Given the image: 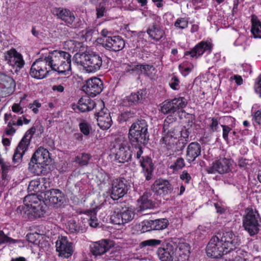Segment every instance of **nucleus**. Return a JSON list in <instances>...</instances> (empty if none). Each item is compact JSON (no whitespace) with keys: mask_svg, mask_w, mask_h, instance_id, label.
<instances>
[{"mask_svg":"<svg viewBox=\"0 0 261 261\" xmlns=\"http://www.w3.org/2000/svg\"><path fill=\"white\" fill-rule=\"evenodd\" d=\"M239 237L233 232L218 233L210 240L207 247L208 256L218 258L237 248L240 244Z\"/></svg>","mask_w":261,"mask_h":261,"instance_id":"1","label":"nucleus"},{"mask_svg":"<svg viewBox=\"0 0 261 261\" xmlns=\"http://www.w3.org/2000/svg\"><path fill=\"white\" fill-rule=\"evenodd\" d=\"M176 120V118L172 115L167 117L164 122L163 136L160 141L161 145L166 149L165 154L168 156L184 149L185 143L178 140L179 132L174 126Z\"/></svg>","mask_w":261,"mask_h":261,"instance_id":"2","label":"nucleus"},{"mask_svg":"<svg viewBox=\"0 0 261 261\" xmlns=\"http://www.w3.org/2000/svg\"><path fill=\"white\" fill-rule=\"evenodd\" d=\"M71 55L62 50H54L45 56L48 68L59 74L69 76L71 74Z\"/></svg>","mask_w":261,"mask_h":261,"instance_id":"3","label":"nucleus"},{"mask_svg":"<svg viewBox=\"0 0 261 261\" xmlns=\"http://www.w3.org/2000/svg\"><path fill=\"white\" fill-rule=\"evenodd\" d=\"M148 138V125L145 120H138L132 124L128 133V138L132 145H144Z\"/></svg>","mask_w":261,"mask_h":261,"instance_id":"4","label":"nucleus"},{"mask_svg":"<svg viewBox=\"0 0 261 261\" xmlns=\"http://www.w3.org/2000/svg\"><path fill=\"white\" fill-rule=\"evenodd\" d=\"M76 56H79L80 58V60L76 59V62L82 66L88 73L95 72L99 70L102 65V54L92 52L88 54H76Z\"/></svg>","mask_w":261,"mask_h":261,"instance_id":"5","label":"nucleus"},{"mask_svg":"<svg viewBox=\"0 0 261 261\" xmlns=\"http://www.w3.org/2000/svg\"><path fill=\"white\" fill-rule=\"evenodd\" d=\"M243 226L250 236L257 234L261 227V217L258 212L252 207L245 210L243 220Z\"/></svg>","mask_w":261,"mask_h":261,"instance_id":"6","label":"nucleus"},{"mask_svg":"<svg viewBox=\"0 0 261 261\" xmlns=\"http://www.w3.org/2000/svg\"><path fill=\"white\" fill-rule=\"evenodd\" d=\"M142 144L132 145L134 146L133 152L135 157L138 160L142 167L144 175L147 180L151 178L152 173L153 170V165L150 158L147 156H142L143 153Z\"/></svg>","mask_w":261,"mask_h":261,"instance_id":"7","label":"nucleus"},{"mask_svg":"<svg viewBox=\"0 0 261 261\" xmlns=\"http://www.w3.org/2000/svg\"><path fill=\"white\" fill-rule=\"evenodd\" d=\"M135 217L134 209L130 207H122L115 211L111 216V221L116 225H123L130 222Z\"/></svg>","mask_w":261,"mask_h":261,"instance_id":"8","label":"nucleus"},{"mask_svg":"<svg viewBox=\"0 0 261 261\" xmlns=\"http://www.w3.org/2000/svg\"><path fill=\"white\" fill-rule=\"evenodd\" d=\"M115 159L119 163L129 161L132 158V151L129 149L128 141L123 138H120L115 145Z\"/></svg>","mask_w":261,"mask_h":261,"instance_id":"9","label":"nucleus"},{"mask_svg":"<svg viewBox=\"0 0 261 261\" xmlns=\"http://www.w3.org/2000/svg\"><path fill=\"white\" fill-rule=\"evenodd\" d=\"M129 188L127 181L123 177L114 179L111 184L110 196L113 200L123 197Z\"/></svg>","mask_w":261,"mask_h":261,"instance_id":"10","label":"nucleus"},{"mask_svg":"<svg viewBox=\"0 0 261 261\" xmlns=\"http://www.w3.org/2000/svg\"><path fill=\"white\" fill-rule=\"evenodd\" d=\"M187 103V100L185 97H175L170 100L164 101L162 104L161 110L164 114H174L177 110L185 108Z\"/></svg>","mask_w":261,"mask_h":261,"instance_id":"11","label":"nucleus"},{"mask_svg":"<svg viewBox=\"0 0 261 261\" xmlns=\"http://www.w3.org/2000/svg\"><path fill=\"white\" fill-rule=\"evenodd\" d=\"M47 66L48 63L45 57L36 60L31 66L30 75L34 79L39 80L46 77L49 71Z\"/></svg>","mask_w":261,"mask_h":261,"instance_id":"12","label":"nucleus"},{"mask_svg":"<svg viewBox=\"0 0 261 261\" xmlns=\"http://www.w3.org/2000/svg\"><path fill=\"white\" fill-rule=\"evenodd\" d=\"M151 190L158 196H166L170 194L173 187L170 181L164 178L156 179L151 186Z\"/></svg>","mask_w":261,"mask_h":261,"instance_id":"13","label":"nucleus"},{"mask_svg":"<svg viewBox=\"0 0 261 261\" xmlns=\"http://www.w3.org/2000/svg\"><path fill=\"white\" fill-rule=\"evenodd\" d=\"M14 80L10 76L0 72V93L2 97L12 94L15 90Z\"/></svg>","mask_w":261,"mask_h":261,"instance_id":"14","label":"nucleus"},{"mask_svg":"<svg viewBox=\"0 0 261 261\" xmlns=\"http://www.w3.org/2000/svg\"><path fill=\"white\" fill-rule=\"evenodd\" d=\"M103 83L98 77H93L88 80L83 87V90L91 97L99 94L102 90Z\"/></svg>","mask_w":261,"mask_h":261,"instance_id":"15","label":"nucleus"},{"mask_svg":"<svg viewBox=\"0 0 261 261\" xmlns=\"http://www.w3.org/2000/svg\"><path fill=\"white\" fill-rule=\"evenodd\" d=\"M56 247L61 257L68 258L73 253L72 244L68 241L66 237H59L56 242Z\"/></svg>","mask_w":261,"mask_h":261,"instance_id":"16","label":"nucleus"},{"mask_svg":"<svg viewBox=\"0 0 261 261\" xmlns=\"http://www.w3.org/2000/svg\"><path fill=\"white\" fill-rule=\"evenodd\" d=\"M5 60L10 66L16 68L15 72L21 68L24 64L22 56L15 49H11L5 54Z\"/></svg>","mask_w":261,"mask_h":261,"instance_id":"17","label":"nucleus"},{"mask_svg":"<svg viewBox=\"0 0 261 261\" xmlns=\"http://www.w3.org/2000/svg\"><path fill=\"white\" fill-rule=\"evenodd\" d=\"M213 44L211 42L202 41L196 44L191 50L185 53V56H190L191 58H198L204 53L209 54L211 53Z\"/></svg>","mask_w":261,"mask_h":261,"instance_id":"18","label":"nucleus"},{"mask_svg":"<svg viewBox=\"0 0 261 261\" xmlns=\"http://www.w3.org/2000/svg\"><path fill=\"white\" fill-rule=\"evenodd\" d=\"M102 46L106 50L118 52L122 50L125 46V41L120 36L114 35L108 39V41H103Z\"/></svg>","mask_w":261,"mask_h":261,"instance_id":"19","label":"nucleus"},{"mask_svg":"<svg viewBox=\"0 0 261 261\" xmlns=\"http://www.w3.org/2000/svg\"><path fill=\"white\" fill-rule=\"evenodd\" d=\"M230 160L226 158H221L213 162L211 165L206 167V170L208 173H218L224 174L230 171Z\"/></svg>","mask_w":261,"mask_h":261,"instance_id":"20","label":"nucleus"},{"mask_svg":"<svg viewBox=\"0 0 261 261\" xmlns=\"http://www.w3.org/2000/svg\"><path fill=\"white\" fill-rule=\"evenodd\" d=\"M44 198L57 207L61 206L65 201V194L59 189H51L45 191Z\"/></svg>","mask_w":261,"mask_h":261,"instance_id":"21","label":"nucleus"},{"mask_svg":"<svg viewBox=\"0 0 261 261\" xmlns=\"http://www.w3.org/2000/svg\"><path fill=\"white\" fill-rule=\"evenodd\" d=\"M97 125L103 129H108L112 124V118L108 110L104 107L100 111L97 113Z\"/></svg>","mask_w":261,"mask_h":261,"instance_id":"22","label":"nucleus"},{"mask_svg":"<svg viewBox=\"0 0 261 261\" xmlns=\"http://www.w3.org/2000/svg\"><path fill=\"white\" fill-rule=\"evenodd\" d=\"M30 142L26 137H23L17 147L15 150L12 161L14 164H19L22 161V158L25 151L28 149Z\"/></svg>","mask_w":261,"mask_h":261,"instance_id":"23","label":"nucleus"},{"mask_svg":"<svg viewBox=\"0 0 261 261\" xmlns=\"http://www.w3.org/2000/svg\"><path fill=\"white\" fill-rule=\"evenodd\" d=\"M53 12L68 25L72 24L75 20L73 13L67 9L56 8L54 9Z\"/></svg>","mask_w":261,"mask_h":261,"instance_id":"24","label":"nucleus"},{"mask_svg":"<svg viewBox=\"0 0 261 261\" xmlns=\"http://www.w3.org/2000/svg\"><path fill=\"white\" fill-rule=\"evenodd\" d=\"M201 147L199 143L194 142L190 143L187 148L186 159L189 163L194 162L200 155Z\"/></svg>","mask_w":261,"mask_h":261,"instance_id":"25","label":"nucleus"},{"mask_svg":"<svg viewBox=\"0 0 261 261\" xmlns=\"http://www.w3.org/2000/svg\"><path fill=\"white\" fill-rule=\"evenodd\" d=\"M111 245L108 240H102L92 244L91 247V252L94 255H99L109 250Z\"/></svg>","mask_w":261,"mask_h":261,"instance_id":"26","label":"nucleus"},{"mask_svg":"<svg viewBox=\"0 0 261 261\" xmlns=\"http://www.w3.org/2000/svg\"><path fill=\"white\" fill-rule=\"evenodd\" d=\"M45 178H39L32 180L28 186V191L31 194L35 195L38 193L46 191V187L44 185Z\"/></svg>","mask_w":261,"mask_h":261,"instance_id":"27","label":"nucleus"},{"mask_svg":"<svg viewBox=\"0 0 261 261\" xmlns=\"http://www.w3.org/2000/svg\"><path fill=\"white\" fill-rule=\"evenodd\" d=\"M138 204L140 211L150 209L154 206L152 200V195L150 192H146L138 200Z\"/></svg>","mask_w":261,"mask_h":261,"instance_id":"28","label":"nucleus"},{"mask_svg":"<svg viewBox=\"0 0 261 261\" xmlns=\"http://www.w3.org/2000/svg\"><path fill=\"white\" fill-rule=\"evenodd\" d=\"M190 247L189 245L186 243H181L178 244L176 251V261H187L189 255Z\"/></svg>","mask_w":261,"mask_h":261,"instance_id":"29","label":"nucleus"},{"mask_svg":"<svg viewBox=\"0 0 261 261\" xmlns=\"http://www.w3.org/2000/svg\"><path fill=\"white\" fill-rule=\"evenodd\" d=\"M147 33L152 40L155 41H159L163 38L165 34L164 31L161 28L155 23L147 29Z\"/></svg>","mask_w":261,"mask_h":261,"instance_id":"30","label":"nucleus"},{"mask_svg":"<svg viewBox=\"0 0 261 261\" xmlns=\"http://www.w3.org/2000/svg\"><path fill=\"white\" fill-rule=\"evenodd\" d=\"M157 254L161 261H176L174 252L171 248H159Z\"/></svg>","mask_w":261,"mask_h":261,"instance_id":"31","label":"nucleus"},{"mask_svg":"<svg viewBox=\"0 0 261 261\" xmlns=\"http://www.w3.org/2000/svg\"><path fill=\"white\" fill-rule=\"evenodd\" d=\"M32 158H35L38 163H43L45 165L47 164L48 160L49 159V153L47 149L40 147L35 152Z\"/></svg>","mask_w":261,"mask_h":261,"instance_id":"32","label":"nucleus"},{"mask_svg":"<svg viewBox=\"0 0 261 261\" xmlns=\"http://www.w3.org/2000/svg\"><path fill=\"white\" fill-rule=\"evenodd\" d=\"M146 95V90H140L137 92L133 93L130 95L126 97L125 100L128 102L129 105L139 103L145 98Z\"/></svg>","mask_w":261,"mask_h":261,"instance_id":"33","label":"nucleus"},{"mask_svg":"<svg viewBox=\"0 0 261 261\" xmlns=\"http://www.w3.org/2000/svg\"><path fill=\"white\" fill-rule=\"evenodd\" d=\"M45 207L46 206L43 204H39L36 205L31 204L29 219H33L43 217L45 213Z\"/></svg>","mask_w":261,"mask_h":261,"instance_id":"34","label":"nucleus"},{"mask_svg":"<svg viewBox=\"0 0 261 261\" xmlns=\"http://www.w3.org/2000/svg\"><path fill=\"white\" fill-rule=\"evenodd\" d=\"M95 106L94 101L89 98H81L77 103V108L81 112H85L93 110Z\"/></svg>","mask_w":261,"mask_h":261,"instance_id":"35","label":"nucleus"},{"mask_svg":"<svg viewBox=\"0 0 261 261\" xmlns=\"http://www.w3.org/2000/svg\"><path fill=\"white\" fill-rule=\"evenodd\" d=\"M90 1L94 4H98V6L96 8L97 17L100 18L104 15L106 11V6L107 5H112V2L114 0H90Z\"/></svg>","mask_w":261,"mask_h":261,"instance_id":"36","label":"nucleus"},{"mask_svg":"<svg viewBox=\"0 0 261 261\" xmlns=\"http://www.w3.org/2000/svg\"><path fill=\"white\" fill-rule=\"evenodd\" d=\"M44 165L43 163H38V162L35 159V158H32L29 164V169L32 173L39 175L42 173L43 171L42 167Z\"/></svg>","mask_w":261,"mask_h":261,"instance_id":"37","label":"nucleus"},{"mask_svg":"<svg viewBox=\"0 0 261 261\" xmlns=\"http://www.w3.org/2000/svg\"><path fill=\"white\" fill-rule=\"evenodd\" d=\"M91 159V156L90 154L82 153L75 157L74 162L81 166H86Z\"/></svg>","mask_w":261,"mask_h":261,"instance_id":"38","label":"nucleus"},{"mask_svg":"<svg viewBox=\"0 0 261 261\" xmlns=\"http://www.w3.org/2000/svg\"><path fill=\"white\" fill-rule=\"evenodd\" d=\"M87 215L88 216L87 219L89 224L92 227H96L99 224L98 220L96 217V210L93 209L87 212Z\"/></svg>","mask_w":261,"mask_h":261,"instance_id":"39","label":"nucleus"},{"mask_svg":"<svg viewBox=\"0 0 261 261\" xmlns=\"http://www.w3.org/2000/svg\"><path fill=\"white\" fill-rule=\"evenodd\" d=\"M151 223L153 230H162L167 227L168 221L166 219H159L151 220Z\"/></svg>","mask_w":261,"mask_h":261,"instance_id":"40","label":"nucleus"},{"mask_svg":"<svg viewBox=\"0 0 261 261\" xmlns=\"http://www.w3.org/2000/svg\"><path fill=\"white\" fill-rule=\"evenodd\" d=\"M251 33L255 38H261V23L252 21Z\"/></svg>","mask_w":261,"mask_h":261,"instance_id":"41","label":"nucleus"},{"mask_svg":"<svg viewBox=\"0 0 261 261\" xmlns=\"http://www.w3.org/2000/svg\"><path fill=\"white\" fill-rule=\"evenodd\" d=\"M248 39V38L246 36L244 35H241L234 41L233 43L234 45L236 46H242L243 50H245L249 45L247 44V41Z\"/></svg>","mask_w":261,"mask_h":261,"instance_id":"42","label":"nucleus"},{"mask_svg":"<svg viewBox=\"0 0 261 261\" xmlns=\"http://www.w3.org/2000/svg\"><path fill=\"white\" fill-rule=\"evenodd\" d=\"M189 21L185 18H177L174 22V25L177 29L184 30L188 28Z\"/></svg>","mask_w":261,"mask_h":261,"instance_id":"43","label":"nucleus"},{"mask_svg":"<svg viewBox=\"0 0 261 261\" xmlns=\"http://www.w3.org/2000/svg\"><path fill=\"white\" fill-rule=\"evenodd\" d=\"M65 45L72 51H77L82 45L81 43L75 40H68L65 42Z\"/></svg>","mask_w":261,"mask_h":261,"instance_id":"44","label":"nucleus"},{"mask_svg":"<svg viewBox=\"0 0 261 261\" xmlns=\"http://www.w3.org/2000/svg\"><path fill=\"white\" fill-rule=\"evenodd\" d=\"M185 166V161L182 158H178L175 161L174 164L170 165L169 168L173 171H177L182 169Z\"/></svg>","mask_w":261,"mask_h":261,"instance_id":"45","label":"nucleus"},{"mask_svg":"<svg viewBox=\"0 0 261 261\" xmlns=\"http://www.w3.org/2000/svg\"><path fill=\"white\" fill-rule=\"evenodd\" d=\"M16 211L17 214L21 215L24 218L29 219V215L30 213L29 205H20L17 207Z\"/></svg>","mask_w":261,"mask_h":261,"instance_id":"46","label":"nucleus"},{"mask_svg":"<svg viewBox=\"0 0 261 261\" xmlns=\"http://www.w3.org/2000/svg\"><path fill=\"white\" fill-rule=\"evenodd\" d=\"M179 134L180 135V138H178L179 141H182L184 144V148L186 145L189 141V135L190 132L187 129H182L180 131L178 130Z\"/></svg>","mask_w":261,"mask_h":261,"instance_id":"47","label":"nucleus"},{"mask_svg":"<svg viewBox=\"0 0 261 261\" xmlns=\"http://www.w3.org/2000/svg\"><path fill=\"white\" fill-rule=\"evenodd\" d=\"M219 122L215 118H212L211 122L208 125V128L211 132L214 133L220 131Z\"/></svg>","mask_w":261,"mask_h":261,"instance_id":"48","label":"nucleus"},{"mask_svg":"<svg viewBox=\"0 0 261 261\" xmlns=\"http://www.w3.org/2000/svg\"><path fill=\"white\" fill-rule=\"evenodd\" d=\"M161 241L156 239H150L142 242L140 244V247L143 248L147 246H154L159 245L161 244Z\"/></svg>","mask_w":261,"mask_h":261,"instance_id":"49","label":"nucleus"},{"mask_svg":"<svg viewBox=\"0 0 261 261\" xmlns=\"http://www.w3.org/2000/svg\"><path fill=\"white\" fill-rule=\"evenodd\" d=\"M66 229L70 233L76 232L79 231V228L76 222L73 219L69 220L67 225Z\"/></svg>","mask_w":261,"mask_h":261,"instance_id":"50","label":"nucleus"},{"mask_svg":"<svg viewBox=\"0 0 261 261\" xmlns=\"http://www.w3.org/2000/svg\"><path fill=\"white\" fill-rule=\"evenodd\" d=\"M140 225L141 227V231L142 232H145L153 230L151 220H145L141 223Z\"/></svg>","mask_w":261,"mask_h":261,"instance_id":"51","label":"nucleus"},{"mask_svg":"<svg viewBox=\"0 0 261 261\" xmlns=\"http://www.w3.org/2000/svg\"><path fill=\"white\" fill-rule=\"evenodd\" d=\"M80 129L81 132L85 135L87 136L90 134L91 129V125L86 122H82L80 125Z\"/></svg>","mask_w":261,"mask_h":261,"instance_id":"52","label":"nucleus"},{"mask_svg":"<svg viewBox=\"0 0 261 261\" xmlns=\"http://www.w3.org/2000/svg\"><path fill=\"white\" fill-rule=\"evenodd\" d=\"M138 67H139V70H143L144 73L147 74H149L150 73H151L152 71L155 70L154 67L152 65L138 64Z\"/></svg>","mask_w":261,"mask_h":261,"instance_id":"53","label":"nucleus"},{"mask_svg":"<svg viewBox=\"0 0 261 261\" xmlns=\"http://www.w3.org/2000/svg\"><path fill=\"white\" fill-rule=\"evenodd\" d=\"M221 126L222 128V137L226 142H228L229 140L228 134L231 133L232 129L226 125H221Z\"/></svg>","mask_w":261,"mask_h":261,"instance_id":"54","label":"nucleus"},{"mask_svg":"<svg viewBox=\"0 0 261 261\" xmlns=\"http://www.w3.org/2000/svg\"><path fill=\"white\" fill-rule=\"evenodd\" d=\"M18 241L10 238L7 236H6L3 231H0V245L2 243H4L5 242H10L12 243H14L17 242Z\"/></svg>","mask_w":261,"mask_h":261,"instance_id":"55","label":"nucleus"},{"mask_svg":"<svg viewBox=\"0 0 261 261\" xmlns=\"http://www.w3.org/2000/svg\"><path fill=\"white\" fill-rule=\"evenodd\" d=\"M179 81L177 77L174 76L172 77L169 85L170 87L173 90H177L179 88Z\"/></svg>","mask_w":261,"mask_h":261,"instance_id":"56","label":"nucleus"},{"mask_svg":"<svg viewBox=\"0 0 261 261\" xmlns=\"http://www.w3.org/2000/svg\"><path fill=\"white\" fill-rule=\"evenodd\" d=\"M112 31L108 30L107 29H103L101 30L100 34L104 37L103 41H108V39L112 38L113 35Z\"/></svg>","mask_w":261,"mask_h":261,"instance_id":"57","label":"nucleus"},{"mask_svg":"<svg viewBox=\"0 0 261 261\" xmlns=\"http://www.w3.org/2000/svg\"><path fill=\"white\" fill-rule=\"evenodd\" d=\"M12 111L18 114H22L24 112L23 108L20 106V103H14L12 106Z\"/></svg>","mask_w":261,"mask_h":261,"instance_id":"58","label":"nucleus"},{"mask_svg":"<svg viewBox=\"0 0 261 261\" xmlns=\"http://www.w3.org/2000/svg\"><path fill=\"white\" fill-rule=\"evenodd\" d=\"M3 173H7L11 169V166L9 163L5 162L3 160H0Z\"/></svg>","mask_w":261,"mask_h":261,"instance_id":"59","label":"nucleus"},{"mask_svg":"<svg viewBox=\"0 0 261 261\" xmlns=\"http://www.w3.org/2000/svg\"><path fill=\"white\" fill-rule=\"evenodd\" d=\"M180 178L185 181L186 184H189L190 181L191 179V176L189 173L186 170H184L182 172L181 174L180 175Z\"/></svg>","mask_w":261,"mask_h":261,"instance_id":"60","label":"nucleus"},{"mask_svg":"<svg viewBox=\"0 0 261 261\" xmlns=\"http://www.w3.org/2000/svg\"><path fill=\"white\" fill-rule=\"evenodd\" d=\"M41 106V104L37 101H35L33 103H30L29 105V108L31 109L33 112L37 114L38 112V108H40Z\"/></svg>","mask_w":261,"mask_h":261,"instance_id":"61","label":"nucleus"},{"mask_svg":"<svg viewBox=\"0 0 261 261\" xmlns=\"http://www.w3.org/2000/svg\"><path fill=\"white\" fill-rule=\"evenodd\" d=\"M23 124V122L22 120V117H19L17 121H15V120L12 119H10L9 121L7 123V125H17V126H21Z\"/></svg>","mask_w":261,"mask_h":261,"instance_id":"62","label":"nucleus"},{"mask_svg":"<svg viewBox=\"0 0 261 261\" xmlns=\"http://www.w3.org/2000/svg\"><path fill=\"white\" fill-rule=\"evenodd\" d=\"M255 91L261 97V75L258 78V81L254 85Z\"/></svg>","mask_w":261,"mask_h":261,"instance_id":"63","label":"nucleus"},{"mask_svg":"<svg viewBox=\"0 0 261 261\" xmlns=\"http://www.w3.org/2000/svg\"><path fill=\"white\" fill-rule=\"evenodd\" d=\"M230 81H234L238 85H241L243 84V80L241 76L239 75H234L230 77Z\"/></svg>","mask_w":261,"mask_h":261,"instance_id":"64","label":"nucleus"}]
</instances>
